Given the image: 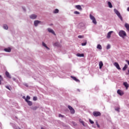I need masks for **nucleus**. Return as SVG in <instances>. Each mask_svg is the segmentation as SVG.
<instances>
[{
  "mask_svg": "<svg viewBox=\"0 0 129 129\" xmlns=\"http://www.w3.org/2000/svg\"><path fill=\"white\" fill-rule=\"evenodd\" d=\"M114 12L116 14V15H117L118 18H119L120 20H121V21H122V17H121V15H120L119 12H118V11H117V10L116 9H114Z\"/></svg>",
  "mask_w": 129,
  "mask_h": 129,
  "instance_id": "nucleus-1",
  "label": "nucleus"
},
{
  "mask_svg": "<svg viewBox=\"0 0 129 129\" xmlns=\"http://www.w3.org/2000/svg\"><path fill=\"white\" fill-rule=\"evenodd\" d=\"M119 35L120 36V37H122V38H123V37H125V36H126V33L124 31L121 30L119 32Z\"/></svg>",
  "mask_w": 129,
  "mask_h": 129,
  "instance_id": "nucleus-2",
  "label": "nucleus"
},
{
  "mask_svg": "<svg viewBox=\"0 0 129 129\" xmlns=\"http://www.w3.org/2000/svg\"><path fill=\"white\" fill-rule=\"evenodd\" d=\"M90 18L91 20H92L93 24H95V25H96L97 24V22H96V19H95V18L94 17V16H93L91 14H90Z\"/></svg>",
  "mask_w": 129,
  "mask_h": 129,
  "instance_id": "nucleus-3",
  "label": "nucleus"
},
{
  "mask_svg": "<svg viewBox=\"0 0 129 129\" xmlns=\"http://www.w3.org/2000/svg\"><path fill=\"white\" fill-rule=\"evenodd\" d=\"M93 114L94 116H100V115H101V113H100V112H98V111L93 112Z\"/></svg>",
  "mask_w": 129,
  "mask_h": 129,
  "instance_id": "nucleus-4",
  "label": "nucleus"
},
{
  "mask_svg": "<svg viewBox=\"0 0 129 129\" xmlns=\"http://www.w3.org/2000/svg\"><path fill=\"white\" fill-rule=\"evenodd\" d=\"M114 66L118 69V70H120V67H119V64H118V63L117 62H115L114 63Z\"/></svg>",
  "mask_w": 129,
  "mask_h": 129,
  "instance_id": "nucleus-5",
  "label": "nucleus"
},
{
  "mask_svg": "<svg viewBox=\"0 0 129 129\" xmlns=\"http://www.w3.org/2000/svg\"><path fill=\"white\" fill-rule=\"evenodd\" d=\"M117 93L122 96L123 94H124L123 91H121V90H118L117 91Z\"/></svg>",
  "mask_w": 129,
  "mask_h": 129,
  "instance_id": "nucleus-6",
  "label": "nucleus"
},
{
  "mask_svg": "<svg viewBox=\"0 0 129 129\" xmlns=\"http://www.w3.org/2000/svg\"><path fill=\"white\" fill-rule=\"evenodd\" d=\"M112 33H113V31H109L107 35V39H109L111 36V34H112Z\"/></svg>",
  "mask_w": 129,
  "mask_h": 129,
  "instance_id": "nucleus-7",
  "label": "nucleus"
},
{
  "mask_svg": "<svg viewBox=\"0 0 129 129\" xmlns=\"http://www.w3.org/2000/svg\"><path fill=\"white\" fill-rule=\"evenodd\" d=\"M73 80H75L76 82H80V80H78V79L76 78L75 77L71 76V77Z\"/></svg>",
  "mask_w": 129,
  "mask_h": 129,
  "instance_id": "nucleus-8",
  "label": "nucleus"
},
{
  "mask_svg": "<svg viewBox=\"0 0 129 129\" xmlns=\"http://www.w3.org/2000/svg\"><path fill=\"white\" fill-rule=\"evenodd\" d=\"M30 19H32L33 20H35V19H36L37 15L35 14H32L30 16Z\"/></svg>",
  "mask_w": 129,
  "mask_h": 129,
  "instance_id": "nucleus-9",
  "label": "nucleus"
},
{
  "mask_svg": "<svg viewBox=\"0 0 129 129\" xmlns=\"http://www.w3.org/2000/svg\"><path fill=\"white\" fill-rule=\"evenodd\" d=\"M75 8L76 9H77V10H79V11H82V8L80 5H77L75 6Z\"/></svg>",
  "mask_w": 129,
  "mask_h": 129,
  "instance_id": "nucleus-10",
  "label": "nucleus"
},
{
  "mask_svg": "<svg viewBox=\"0 0 129 129\" xmlns=\"http://www.w3.org/2000/svg\"><path fill=\"white\" fill-rule=\"evenodd\" d=\"M40 23H41V21H38V20H36L34 21V25L35 26V27H37V26H38V24H40Z\"/></svg>",
  "mask_w": 129,
  "mask_h": 129,
  "instance_id": "nucleus-11",
  "label": "nucleus"
},
{
  "mask_svg": "<svg viewBox=\"0 0 129 129\" xmlns=\"http://www.w3.org/2000/svg\"><path fill=\"white\" fill-rule=\"evenodd\" d=\"M48 31L49 33H51L53 35H56V34H55V32H54V31L52 29H51L50 28H48Z\"/></svg>",
  "mask_w": 129,
  "mask_h": 129,
  "instance_id": "nucleus-12",
  "label": "nucleus"
},
{
  "mask_svg": "<svg viewBox=\"0 0 129 129\" xmlns=\"http://www.w3.org/2000/svg\"><path fill=\"white\" fill-rule=\"evenodd\" d=\"M6 75L7 77H8V78H10V79L12 78V77H11L10 73L8 71L6 72Z\"/></svg>",
  "mask_w": 129,
  "mask_h": 129,
  "instance_id": "nucleus-13",
  "label": "nucleus"
},
{
  "mask_svg": "<svg viewBox=\"0 0 129 129\" xmlns=\"http://www.w3.org/2000/svg\"><path fill=\"white\" fill-rule=\"evenodd\" d=\"M123 85L126 88V89H127L128 88L129 85H128V84H127V82H124L123 83Z\"/></svg>",
  "mask_w": 129,
  "mask_h": 129,
  "instance_id": "nucleus-14",
  "label": "nucleus"
},
{
  "mask_svg": "<svg viewBox=\"0 0 129 129\" xmlns=\"http://www.w3.org/2000/svg\"><path fill=\"white\" fill-rule=\"evenodd\" d=\"M99 69H101V68H102V66H103V62H102V61H100L99 63Z\"/></svg>",
  "mask_w": 129,
  "mask_h": 129,
  "instance_id": "nucleus-15",
  "label": "nucleus"
},
{
  "mask_svg": "<svg viewBox=\"0 0 129 129\" xmlns=\"http://www.w3.org/2000/svg\"><path fill=\"white\" fill-rule=\"evenodd\" d=\"M77 56L78 57H84V54H83V53H77Z\"/></svg>",
  "mask_w": 129,
  "mask_h": 129,
  "instance_id": "nucleus-16",
  "label": "nucleus"
},
{
  "mask_svg": "<svg viewBox=\"0 0 129 129\" xmlns=\"http://www.w3.org/2000/svg\"><path fill=\"white\" fill-rule=\"evenodd\" d=\"M4 51H5V52H11V48H5Z\"/></svg>",
  "mask_w": 129,
  "mask_h": 129,
  "instance_id": "nucleus-17",
  "label": "nucleus"
},
{
  "mask_svg": "<svg viewBox=\"0 0 129 129\" xmlns=\"http://www.w3.org/2000/svg\"><path fill=\"white\" fill-rule=\"evenodd\" d=\"M79 122H80V123H82V124L84 126H85V125L84 124V121L82 120V119H79Z\"/></svg>",
  "mask_w": 129,
  "mask_h": 129,
  "instance_id": "nucleus-18",
  "label": "nucleus"
},
{
  "mask_svg": "<svg viewBox=\"0 0 129 129\" xmlns=\"http://www.w3.org/2000/svg\"><path fill=\"white\" fill-rule=\"evenodd\" d=\"M26 102H27V103H28V105H29V106H31V105H33V103L31 101H26Z\"/></svg>",
  "mask_w": 129,
  "mask_h": 129,
  "instance_id": "nucleus-19",
  "label": "nucleus"
},
{
  "mask_svg": "<svg viewBox=\"0 0 129 129\" xmlns=\"http://www.w3.org/2000/svg\"><path fill=\"white\" fill-rule=\"evenodd\" d=\"M125 27L127 30V31H129V24L127 23L125 24Z\"/></svg>",
  "mask_w": 129,
  "mask_h": 129,
  "instance_id": "nucleus-20",
  "label": "nucleus"
},
{
  "mask_svg": "<svg viewBox=\"0 0 129 129\" xmlns=\"http://www.w3.org/2000/svg\"><path fill=\"white\" fill-rule=\"evenodd\" d=\"M42 45L45 47V48H46V49H48V50L49 49V47H48V46H47V45L46 44V43H45L44 42H42Z\"/></svg>",
  "mask_w": 129,
  "mask_h": 129,
  "instance_id": "nucleus-21",
  "label": "nucleus"
},
{
  "mask_svg": "<svg viewBox=\"0 0 129 129\" xmlns=\"http://www.w3.org/2000/svg\"><path fill=\"white\" fill-rule=\"evenodd\" d=\"M97 49H99V50H101L102 49V47L101 46V45L98 44L97 46Z\"/></svg>",
  "mask_w": 129,
  "mask_h": 129,
  "instance_id": "nucleus-22",
  "label": "nucleus"
},
{
  "mask_svg": "<svg viewBox=\"0 0 129 129\" xmlns=\"http://www.w3.org/2000/svg\"><path fill=\"white\" fill-rule=\"evenodd\" d=\"M108 5L109 8H110V9H111V8H112V5L111 4V3H110V2H108Z\"/></svg>",
  "mask_w": 129,
  "mask_h": 129,
  "instance_id": "nucleus-23",
  "label": "nucleus"
},
{
  "mask_svg": "<svg viewBox=\"0 0 129 129\" xmlns=\"http://www.w3.org/2000/svg\"><path fill=\"white\" fill-rule=\"evenodd\" d=\"M127 68V64H125L124 67L122 68L123 71H125V70Z\"/></svg>",
  "mask_w": 129,
  "mask_h": 129,
  "instance_id": "nucleus-24",
  "label": "nucleus"
},
{
  "mask_svg": "<svg viewBox=\"0 0 129 129\" xmlns=\"http://www.w3.org/2000/svg\"><path fill=\"white\" fill-rule=\"evenodd\" d=\"M31 99V97H30V96H27L26 97V99H25V101H29V100Z\"/></svg>",
  "mask_w": 129,
  "mask_h": 129,
  "instance_id": "nucleus-25",
  "label": "nucleus"
},
{
  "mask_svg": "<svg viewBox=\"0 0 129 129\" xmlns=\"http://www.w3.org/2000/svg\"><path fill=\"white\" fill-rule=\"evenodd\" d=\"M58 13H59V10H58V9H55L53 11V14H58Z\"/></svg>",
  "mask_w": 129,
  "mask_h": 129,
  "instance_id": "nucleus-26",
  "label": "nucleus"
},
{
  "mask_svg": "<svg viewBox=\"0 0 129 129\" xmlns=\"http://www.w3.org/2000/svg\"><path fill=\"white\" fill-rule=\"evenodd\" d=\"M4 29H5V30H8V29H9V27H8V25H7L6 24H5L4 25Z\"/></svg>",
  "mask_w": 129,
  "mask_h": 129,
  "instance_id": "nucleus-27",
  "label": "nucleus"
},
{
  "mask_svg": "<svg viewBox=\"0 0 129 129\" xmlns=\"http://www.w3.org/2000/svg\"><path fill=\"white\" fill-rule=\"evenodd\" d=\"M71 113H72V114H74V113H75V110H74V109H72L71 111Z\"/></svg>",
  "mask_w": 129,
  "mask_h": 129,
  "instance_id": "nucleus-28",
  "label": "nucleus"
},
{
  "mask_svg": "<svg viewBox=\"0 0 129 129\" xmlns=\"http://www.w3.org/2000/svg\"><path fill=\"white\" fill-rule=\"evenodd\" d=\"M37 108L38 107L37 106H34L31 108V109H32V110H36Z\"/></svg>",
  "mask_w": 129,
  "mask_h": 129,
  "instance_id": "nucleus-29",
  "label": "nucleus"
},
{
  "mask_svg": "<svg viewBox=\"0 0 129 129\" xmlns=\"http://www.w3.org/2000/svg\"><path fill=\"white\" fill-rule=\"evenodd\" d=\"M68 108L70 109V111L72 110V109H73V108L70 105L68 106Z\"/></svg>",
  "mask_w": 129,
  "mask_h": 129,
  "instance_id": "nucleus-30",
  "label": "nucleus"
},
{
  "mask_svg": "<svg viewBox=\"0 0 129 129\" xmlns=\"http://www.w3.org/2000/svg\"><path fill=\"white\" fill-rule=\"evenodd\" d=\"M74 14H75V15H79V14H80V13L79 12H78V11H75V12H74Z\"/></svg>",
  "mask_w": 129,
  "mask_h": 129,
  "instance_id": "nucleus-31",
  "label": "nucleus"
},
{
  "mask_svg": "<svg viewBox=\"0 0 129 129\" xmlns=\"http://www.w3.org/2000/svg\"><path fill=\"white\" fill-rule=\"evenodd\" d=\"M108 49H110V45L109 44L107 45V49L108 50Z\"/></svg>",
  "mask_w": 129,
  "mask_h": 129,
  "instance_id": "nucleus-32",
  "label": "nucleus"
},
{
  "mask_svg": "<svg viewBox=\"0 0 129 129\" xmlns=\"http://www.w3.org/2000/svg\"><path fill=\"white\" fill-rule=\"evenodd\" d=\"M96 125L98 126V127L99 128V127H100V126L99 125V124H98V122L97 121L96 122Z\"/></svg>",
  "mask_w": 129,
  "mask_h": 129,
  "instance_id": "nucleus-33",
  "label": "nucleus"
},
{
  "mask_svg": "<svg viewBox=\"0 0 129 129\" xmlns=\"http://www.w3.org/2000/svg\"><path fill=\"white\" fill-rule=\"evenodd\" d=\"M86 44H87V42L82 43V46H86Z\"/></svg>",
  "mask_w": 129,
  "mask_h": 129,
  "instance_id": "nucleus-34",
  "label": "nucleus"
},
{
  "mask_svg": "<svg viewBox=\"0 0 129 129\" xmlns=\"http://www.w3.org/2000/svg\"><path fill=\"white\" fill-rule=\"evenodd\" d=\"M37 97H33V100H34V101H36V100H37Z\"/></svg>",
  "mask_w": 129,
  "mask_h": 129,
  "instance_id": "nucleus-35",
  "label": "nucleus"
},
{
  "mask_svg": "<svg viewBox=\"0 0 129 129\" xmlns=\"http://www.w3.org/2000/svg\"><path fill=\"white\" fill-rule=\"evenodd\" d=\"M89 121L90 122V123L93 124L94 123V122L92 120H91V119H89Z\"/></svg>",
  "mask_w": 129,
  "mask_h": 129,
  "instance_id": "nucleus-36",
  "label": "nucleus"
},
{
  "mask_svg": "<svg viewBox=\"0 0 129 129\" xmlns=\"http://www.w3.org/2000/svg\"><path fill=\"white\" fill-rule=\"evenodd\" d=\"M115 110H116V111H118V112H119V108H116V109H115Z\"/></svg>",
  "mask_w": 129,
  "mask_h": 129,
  "instance_id": "nucleus-37",
  "label": "nucleus"
},
{
  "mask_svg": "<svg viewBox=\"0 0 129 129\" xmlns=\"http://www.w3.org/2000/svg\"><path fill=\"white\" fill-rule=\"evenodd\" d=\"M78 38H79V39H82V38H83V36H82L81 35H79Z\"/></svg>",
  "mask_w": 129,
  "mask_h": 129,
  "instance_id": "nucleus-38",
  "label": "nucleus"
},
{
  "mask_svg": "<svg viewBox=\"0 0 129 129\" xmlns=\"http://www.w3.org/2000/svg\"><path fill=\"white\" fill-rule=\"evenodd\" d=\"M58 45H59V43H58V42L55 43L54 44V46H58Z\"/></svg>",
  "mask_w": 129,
  "mask_h": 129,
  "instance_id": "nucleus-39",
  "label": "nucleus"
},
{
  "mask_svg": "<svg viewBox=\"0 0 129 129\" xmlns=\"http://www.w3.org/2000/svg\"><path fill=\"white\" fill-rule=\"evenodd\" d=\"M58 116L59 117H63V115H62L61 114H59Z\"/></svg>",
  "mask_w": 129,
  "mask_h": 129,
  "instance_id": "nucleus-40",
  "label": "nucleus"
},
{
  "mask_svg": "<svg viewBox=\"0 0 129 129\" xmlns=\"http://www.w3.org/2000/svg\"><path fill=\"white\" fill-rule=\"evenodd\" d=\"M22 98H23V99H25L26 100V97L25 96H23Z\"/></svg>",
  "mask_w": 129,
  "mask_h": 129,
  "instance_id": "nucleus-41",
  "label": "nucleus"
},
{
  "mask_svg": "<svg viewBox=\"0 0 129 129\" xmlns=\"http://www.w3.org/2000/svg\"><path fill=\"white\" fill-rule=\"evenodd\" d=\"M6 88H7V89H9L10 90V88L9 87V86H6Z\"/></svg>",
  "mask_w": 129,
  "mask_h": 129,
  "instance_id": "nucleus-42",
  "label": "nucleus"
},
{
  "mask_svg": "<svg viewBox=\"0 0 129 129\" xmlns=\"http://www.w3.org/2000/svg\"><path fill=\"white\" fill-rule=\"evenodd\" d=\"M0 79H3V78L2 77V76H0Z\"/></svg>",
  "mask_w": 129,
  "mask_h": 129,
  "instance_id": "nucleus-43",
  "label": "nucleus"
},
{
  "mask_svg": "<svg viewBox=\"0 0 129 129\" xmlns=\"http://www.w3.org/2000/svg\"><path fill=\"white\" fill-rule=\"evenodd\" d=\"M127 11L129 12V7L127 8Z\"/></svg>",
  "mask_w": 129,
  "mask_h": 129,
  "instance_id": "nucleus-44",
  "label": "nucleus"
},
{
  "mask_svg": "<svg viewBox=\"0 0 129 129\" xmlns=\"http://www.w3.org/2000/svg\"><path fill=\"white\" fill-rule=\"evenodd\" d=\"M2 84V81L0 80V85Z\"/></svg>",
  "mask_w": 129,
  "mask_h": 129,
  "instance_id": "nucleus-45",
  "label": "nucleus"
},
{
  "mask_svg": "<svg viewBox=\"0 0 129 129\" xmlns=\"http://www.w3.org/2000/svg\"><path fill=\"white\" fill-rule=\"evenodd\" d=\"M128 73H129V70L128 71Z\"/></svg>",
  "mask_w": 129,
  "mask_h": 129,
  "instance_id": "nucleus-46",
  "label": "nucleus"
},
{
  "mask_svg": "<svg viewBox=\"0 0 129 129\" xmlns=\"http://www.w3.org/2000/svg\"><path fill=\"white\" fill-rule=\"evenodd\" d=\"M19 129H21V128H19Z\"/></svg>",
  "mask_w": 129,
  "mask_h": 129,
  "instance_id": "nucleus-47",
  "label": "nucleus"
}]
</instances>
